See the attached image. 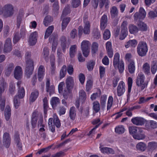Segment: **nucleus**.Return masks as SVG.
<instances>
[{
  "label": "nucleus",
  "mask_w": 157,
  "mask_h": 157,
  "mask_svg": "<svg viewBox=\"0 0 157 157\" xmlns=\"http://www.w3.org/2000/svg\"><path fill=\"white\" fill-rule=\"evenodd\" d=\"M110 14L112 18L117 17L118 14V10L116 6H113L110 9Z\"/></svg>",
  "instance_id": "nucleus-34"
},
{
  "label": "nucleus",
  "mask_w": 157,
  "mask_h": 157,
  "mask_svg": "<svg viewBox=\"0 0 157 157\" xmlns=\"http://www.w3.org/2000/svg\"><path fill=\"white\" fill-rule=\"evenodd\" d=\"M119 54L118 53L115 54L113 59V64L114 67L117 68L119 72L122 73L124 70V63L123 61L119 60Z\"/></svg>",
  "instance_id": "nucleus-2"
},
{
  "label": "nucleus",
  "mask_w": 157,
  "mask_h": 157,
  "mask_svg": "<svg viewBox=\"0 0 157 157\" xmlns=\"http://www.w3.org/2000/svg\"><path fill=\"white\" fill-rule=\"evenodd\" d=\"M77 51V46L76 45H71L70 48L69 54L71 58H73Z\"/></svg>",
  "instance_id": "nucleus-31"
},
{
  "label": "nucleus",
  "mask_w": 157,
  "mask_h": 157,
  "mask_svg": "<svg viewBox=\"0 0 157 157\" xmlns=\"http://www.w3.org/2000/svg\"><path fill=\"white\" fill-rule=\"evenodd\" d=\"M151 71L153 74H155L157 71V61L153 60L151 63Z\"/></svg>",
  "instance_id": "nucleus-32"
},
{
  "label": "nucleus",
  "mask_w": 157,
  "mask_h": 157,
  "mask_svg": "<svg viewBox=\"0 0 157 157\" xmlns=\"http://www.w3.org/2000/svg\"><path fill=\"white\" fill-rule=\"evenodd\" d=\"M92 82L90 80H89L87 82L86 85V90L87 91H89L91 89L92 87Z\"/></svg>",
  "instance_id": "nucleus-64"
},
{
  "label": "nucleus",
  "mask_w": 157,
  "mask_h": 157,
  "mask_svg": "<svg viewBox=\"0 0 157 157\" xmlns=\"http://www.w3.org/2000/svg\"><path fill=\"white\" fill-rule=\"evenodd\" d=\"M98 45L97 43L94 42L93 43L92 46V54H95L98 50Z\"/></svg>",
  "instance_id": "nucleus-52"
},
{
  "label": "nucleus",
  "mask_w": 157,
  "mask_h": 157,
  "mask_svg": "<svg viewBox=\"0 0 157 157\" xmlns=\"http://www.w3.org/2000/svg\"><path fill=\"white\" fill-rule=\"evenodd\" d=\"M60 103L59 99L57 97H53L51 100V104L53 109L56 108L57 105Z\"/></svg>",
  "instance_id": "nucleus-28"
},
{
  "label": "nucleus",
  "mask_w": 157,
  "mask_h": 157,
  "mask_svg": "<svg viewBox=\"0 0 157 157\" xmlns=\"http://www.w3.org/2000/svg\"><path fill=\"white\" fill-rule=\"evenodd\" d=\"M128 29L130 33L131 34L137 33L139 29L136 26L132 24H130L129 25Z\"/></svg>",
  "instance_id": "nucleus-36"
},
{
  "label": "nucleus",
  "mask_w": 157,
  "mask_h": 157,
  "mask_svg": "<svg viewBox=\"0 0 157 157\" xmlns=\"http://www.w3.org/2000/svg\"><path fill=\"white\" fill-rule=\"evenodd\" d=\"M89 115V109L87 108L83 110L81 117L82 119H84L88 118Z\"/></svg>",
  "instance_id": "nucleus-48"
},
{
  "label": "nucleus",
  "mask_w": 157,
  "mask_h": 157,
  "mask_svg": "<svg viewBox=\"0 0 157 157\" xmlns=\"http://www.w3.org/2000/svg\"><path fill=\"white\" fill-rule=\"evenodd\" d=\"M10 30L9 27L8 25H6L4 26L3 29L4 36L6 37L7 36Z\"/></svg>",
  "instance_id": "nucleus-63"
},
{
  "label": "nucleus",
  "mask_w": 157,
  "mask_h": 157,
  "mask_svg": "<svg viewBox=\"0 0 157 157\" xmlns=\"http://www.w3.org/2000/svg\"><path fill=\"white\" fill-rule=\"evenodd\" d=\"M93 36L97 39H99L100 36V34L97 29H95L93 31Z\"/></svg>",
  "instance_id": "nucleus-61"
},
{
  "label": "nucleus",
  "mask_w": 157,
  "mask_h": 157,
  "mask_svg": "<svg viewBox=\"0 0 157 157\" xmlns=\"http://www.w3.org/2000/svg\"><path fill=\"white\" fill-rule=\"evenodd\" d=\"M83 32L85 34H89L90 33V28L84 27L83 28L82 26H79L78 28V35L81 36Z\"/></svg>",
  "instance_id": "nucleus-23"
},
{
  "label": "nucleus",
  "mask_w": 157,
  "mask_h": 157,
  "mask_svg": "<svg viewBox=\"0 0 157 157\" xmlns=\"http://www.w3.org/2000/svg\"><path fill=\"white\" fill-rule=\"evenodd\" d=\"M148 146L150 149H154L157 147V144L155 142H149L148 144Z\"/></svg>",
  "instance_id": "nucleus-60"
},
{
  "label": "nucleus",
  "mask_w": 157,
  "mask_h": 157,
  "mask_svg": "<svg viewBox=\"0 0 157 157\" xmlns=\"http://www.w3.org/2000/svg\"><path fill=\"white\" fill-rule=\"evenodd\" d=\"M125 91V85L123 81H121L119 83L117 89V93L118 96H122Z\"/></svg>",
  "instance_id": "nucleus-13"
},
{
  "label": "nucleus",
  "mask_w": 157,
  "mask_h": 157,
  "mask_svg": "<svg viewBox=\"0 0 157 157\" xmlns=\"http://www.w3.org/2000/svg\"><path fill=\"white\" fill-rule=\"evenodd\" d=\"M54 29V26L53 25L49 26L46 29L45 33L44 38L46 39L52 33Z\"/></svg>",
  "instance_id": "nucleus-39"
},
{
  "label": "nucleus",
  "mask_w": 157,
  "mask_h": 157,
  "mask_svg": "<svg viewBox=\"0 0 157 157\" xmlns=\"http://www.w3.org/2000/svg\"><path fill=\"white\" fill-rule=\"evenodd\" d=\"M34 62L33 59L26 60L25 75L27 78H30L34 70Z\"/></svg>",
  "instance_id": "nucleus-3"
},
{
  "label": "nucleus",
  "mask_w": 157,
  "mask_h": 157,
  "mask_svg": "<svg viewBox=\"0 0 157 157\" xmlns=\"http://www.w3.org/2000/svg\"><path fill=\"white\" fill-rule=\"evenodd\" d=\"M106 99L107 96L106 95H103L101 97L100 104L101 106L103 108H104L105 107Z\"/></svg>",
  "instance_id": "nucleus-51"
},
{
  "label": "nucleus",
  "mask_w": 157,
  "mask_h": 157,
  "mask_svg": "<svg viewBox=\"0 0 157 157\" xmlns=\"http://www.w3.org/2000/svg\"><path fill=\"white\" fill-rule=\"evenodd\" d=\"M90 44L86 40H83L81 44V48L83 56L86 57L89 55L90 52Z\"/></svg>",
  "instance_id": "nucleus-6"
},
{
  "label": "nucleus",
  "mask_w": 157,
  "mask_h": 157,
  "mask_svg": "<svg viewBox=\"0 0 157 157\" xmlns=\"http://www.w3.org/2000/svg\"><path fill=\"white\" fill-rule=\"evenodd\" d=\"M14 139L15 143L16 144L17 147V149L19 150H22V144L21 142L19 135L18 133H16L15 134Z\"/></svg>",
  "instance_id": "nucleus-17"
},
{
  "label": "nucleus",
  "mask_w": 157,
  "mask_h": 157,
  "mask_svg": "<svg viewBox=\"0 0 157 157\" xmlns=\"http://www.w3.org/2000/svg\"><path fill=\"white\" fill-rule=\"evenodd\" d=\"M138 29L142 31H146L147 30V25L142 21L139 22L137 24Z\"/></svg>",
  "instance_id": "nucleus-35"
},
{
  "label": "nucleus",
  "mask_w": 157,
  "mask_h": 157,
  "mask_svg": "<svg viewBox=\"0 0 157 157\" xmlns=\"http://www.w3.org/2000/svg\"><path fill=\"white\" fill-rule=\"evenodd\" d=\"M132 122L136 125H142L144 124V120L141 117H136L131 119Z\"/></svg>",
  "instance_id": "nucleus-18"
},
{
  "label": "nucleus",
  "mask_w": 157,
  "mask_h": 157,
  "mask_svg": "<svg viewBox=\"0 0 157 157\" xmlns=\"http://www.w3.org/2000/svg\"><path fill=\"white\" fill-rule=\"evenodd\" d=\"M137 42L136 40H129L125 45L126 48H128L130 46L135 47L137 44Z\"/></svg>",
  "instance_id": "nucleus-37"
},
{
  "label": "nucleus",
  "mask_w": 157,
  "mask_h": 157,
  "mask_svg": "<svg viewBox=\"0 0 157 157\" xmlns=\"http://www.w3.org/2000/svg\"><path fill=\"white\" fill-rule=\"evenodd\" d=\"M128 22L126 21H124L121 25V32L128 33L127 25Z\"/></svg>",
  "instance_id": "nucleus-50"
},
{
  "label": "nucleus",
  "mask_w": 157,
  "mask_h": 157,
  "mask_svg": "<svg viewBox=\"0 0 157 157\" xmlns=\"http://www.w3.org/2000/svg\"><path fill=\"white\" fill-rule=\"evenodd\" d=\"M136 147L137 150L141 151H144L146 149V145L144 143L140 142L136 144Z\"/></svg>",
  "instance_id": "nucleus-33"
},
{
  "label": "nucleus",
  "mask_w": 157,
  "mask_h": 157,
  "mask_svg": "<svg viewBox=\"0 0 157 157\" xmlns=\"http://www.w3.org/2000/svg\"><path fill=\"white\" fill-rule=\"evenodd\" d=\"M25 35V32L23 30H21L19 32L16 33L14 35L13 40L14 44L17 42L20 39L21 37L24 36Z\"/></svg>",
  "instance_id": "nucleus-20"
},
{
  "label": "nucleus",
  "mask_w": 157,
  "mask_h": 157,
  "mask_svg": "<svg viewBox=\"0 0 157 157\" xmlns=\"http://www.w3.org/2000/svg\"><path fill=\"white\" fill-rule=\"evenodd\" d=\"M3 139V145L6 148L9 147L10 143V138L9 134L7 132L4 133Z\"/></svg>",
  "instance_id": "nucleus-16"
},
{
  "label": "nucleus",
  "mask_w": 157,
  "mask_h": 157,
  "mask_svg": "<svg viewBox=\"0 0 157 157\" xmlns=\"http://www.w3.org/2000/svg\"><path fill=\"white\" fill-rule=\"evenodd\" d=\"M66 70L67 67L65 65H64L62 67L60 72L59 77L60 79L63 78L65 76L66 73Z\"/></svg>",
  "instance_id": "nucleus-46"
},
{
  "label": "nucleus",
  "mask_w": 157,
  "mask_h": 157,
  "mask_svg": "<svg viewBox=\"0 0 157 157\" xmlns=\"http://www.w3.org/2000/svg\"><path fill=\"white\" fill-rule=\"evenodd\" d=\"M143 70L146 74L148 75L150 73V65L147 63H144L143 66Z\"/></svg>",
  "instance_id": "nucleus-42"
},
{
  "label": "nucleus",
  "mask_w": 157,
  "mask_h": 157,
  "mask_svg": "<svg viewBox=\"0 0 157 157\" xmlns=\"http://www.w3.org/2000/svg\"><path fill=\"white\" fill-rule=\"evenodd\" d=\"M37 36V33L36 31L30 34L29 38V42L30 45H34L36 44Z\"/></svg>",
  "instance_id": "nucleus-15"
},
{
  "label": "nucleus",
  "mask_w": 157,
  "mask_h": 157,
  "mask_svg": "<svg viewBox=\"0 0 157 157\" xmlns=\"http://www.w3.org/2000/svg\"><path fill=\"white\" fill-rule=\"evenodd\" d=\"M101 94V91L100 90H98V92L93 93L91 95L90 98L91 100H95Z\"/></svg>",
  "instance_id": "nucleus-54"
},
{
  "label": "nucleus",
  "mask_w": 157,
  "mask_h": 157,
  "mask_svg": "<svg viewBox=\"0 0 157 157\" xmlns=\"http://www.w3.org/2000/svg\"><path fill=\"white\" fill-rule=\"evenodd\" d=\"M61 46L63 52L65 53L66 49L68 48L70 44L68 40H67L66 38L64 36H62L60 39Z\"/></svg>",
  "instance_id": "nucleus-10"
},
{
  "label": "nucleus",
  "mask_w": 157,
  "mask_h": 157,
  "mask_svg": "<svg viewBox=\"0 0 157 157\" xmlns=\"http://www.w3.org/2000/svg\"><path fill=\"white\" fill-rule=\"evenodd\" d=\"M101 152L103 153L108 154H114V151L112 148L107 147L101 148L100 149Z\"/></svg>",
  "instance_id": "nucleus-41"
},
{
  "label": "nucleus",
  "mask_w": 157,
  "mask_h": 157,
  "mask_svg": "<svg viewBox=\"0 0 157 157\" xmlns=\"http://www.w3.org/2000/svg\"><path fill=\"white\" fill-rule=\"evenodd\" d=\"M148 48L147 44L144 42H140L137 46V52L139 55L143 57L146 56Z\"/></svg>",
  "instance_id": "nucleus-4"
},
{
  "label": "nucleus",
  "mask_w": 157,
  "mask_h": 157,
  "mask_svg": "<svg viewBox=\"0 0 157 157\" xmlns=\"http://www.w3.org/2000/svg\"><path fill=\"white\" fill-rule=\"evenodd\" d=\"M12 49V44L10 38H7L5 41L3 51L5 53L10 52Z\"/></svg>",
  "instance_id": "nucleus-12"
},
{
  "label": "nucleus",
  "mask_w": 157,
  "mask_h": 157,
  "mask_svg": "<svg viewBox=\"0 0 157 157\" xmlns=\"http://www.w3.org/2000/svg\"><path fill=\"white\" fill-rule=\"evenodd\" d=\"M145 77L144 75L139 74L136 81V85L140 87L141 89L144 90L147 86V83L144 82Z\"/></svg>",
  "instance_id": "nucleus-7"
},
{
  "label": "nucleus",
  "mask_w": 157,
  "mask_h": 157,
  "mask_svg": "<svg viewBox=\"0 0 157 157\" xmlns=\"http://www.w3.org/2000/svg\"><path fill=\"white\" fill-rule=\"evenodd\" d=\"M63 21L62 23V29L63 30L66 28L68 24L70 22L71 18L70 17H67L65 18H63Z\"/></svg>",
  "instance_id": "nucleus-38"
},
{
  "label": "nucleus",
  "mask_w": 157,
  "mask_h": 157,
  "mask_svg": "<svg viewBox=\"0 0 157 157\" xmlns=\"http://www.w3.org/2000/svg\"><path fill=\"white\" fill-rule=\"evenodd\" d=\"M53 21V19L50 16H46L44 21V24L46 26H48Z\"/></svg>",
  "instance_id": "nucleus-44"
},
{
  "label": "nucleus",
  "mask_w": 157,
  "mask_h": 157,
  "mask_svg": "<svg viewBox=\"0 0 157 157\" xmlns=\"http://www.w3.org/2000/svg\"><path fill=\"white\" fill-rule=\"evenodd\" d=\"M21 83V81H18L17 83V85L19 88L18 95H17L19 99L22 98L25 94V91L23 87H21L20 85Z\"/></svg>",
  "instance_id": "nucleus-19"
},
{
  "label": "nucleus",
  "mask_w": 157,
  "mask_h": 157,
  "mask_svg": "<svg viewBox=\"0 0 157 157\" xmlns=\"http://www.w3.org/2000/svg\"><path fill=\"white\" fill-rule=\"evenodd\" d=\"M128 69L129 72L132 74L134 73L135 71L134 62L132 60H130L128 64Z\"/></svg>",
  "instance_id": "nucleus-29"
},
{
  "label": "nucleus",
  "mask_w": 157,
  "mask_h": 157,
  "mask_svg": "<svg viewBox=\"0 0 157 157\" xmlns=\"http://www.w3.org/2000/svg\"><path fill=\"white\" fill-rule=\"evenodd\" d=\"M49 40L52 43V50L55 52L57 45V38L55 37L51 36Z\"/></svg>",
  "instance_id": "nucleus-27"
},
{
  "label": "nucleus",
  "mask_w": 157,
  "mask_h": 157,
  "mask_svg": "<svg viewBox=\"0 0 157 157\" xmlns=\"http://www.w3.org/2000/svg\"><path fill=\"white\" fill-rule=\"evenodd\" d=\"M13 6L10 4H7L4 6L1 12L3 13L5 17H8L13 15Z\"/></svg>",
  "instance_id": "nucleus-5"
},
{
  "label": "nucleus",
  "mask_w": 157,
  "mask_h": 157,
  "mask_svg": "<svg viewBox=\"0 0 157 157\" xmlns=\"http://www.w3.org/2000/svg\"><path fill=\"white\" fill-rule=\"evenodd\" d=\"M113 98L111 96H110L109 97L107 105V110H108L110 109L113 103Z\"/></svg>",
  "instance_id": "nucleus-55"
},
{
  "label": "nucleus",
  "mask_w": 157,
  "mask_h": 157,
  "mask_svg": "<svg viewBox=\"0 0 157 157\" xmlns=\"http://www.w3.org/2000/svg\"><path fill=\"white\" fill-rule=\"evenodd\" d=\"M70 12V10L68 7L65 8L63 10V13L61 16V18L63 19V17L66 16Z\"/></svg>",
  "instance_id": "nucleus-59"
},
{
  "label": "nucleus",
  "mask_w": 157,
  "mask_h": 157,
  "mask_svg": "<svg viewBox=\"0 0 157 157\" xmlns=\"http://www.w3.org/2000/svg\"><path fill=\"white\" fill-rule=\"evenodd\" d=\"M39 95V92L37 90H34L32 92L29 98L30 102H33L35 101Z\"/></svg>",
  "instance_id": "nucleus-30"
},
{
  "label": "nucleus",
  "mask_w": 157,
  "mask_h": 157,
  "mask_svg": "<svg viewBox=\"0 0 157 157\" xmlns=\"http://www.w3.org/2000/svg\"><path fill=\"white\" fill-rule=\"evenodd\" d=\"M146 13L145 10L142 7L140 9L139 12L136 13L134 15V19L137 20L138 19H143L145 17Z\"/></svg>",
  "instance_id": "nucleus-11"
},
{
  "label": "nucleus",
  "mask_w": 157,
  "mask_h": 157,
  "mask_svg": "<svg viewBox=\"0 0 157 157\" xmlns=\"http://www.w3.org/2000/svg\"><path fill=\"white\" fill-rule=\"evenodd\" d=\"M22 68L19 66H16L14 68L13 71L14 77L17 79L21 78L22 75Z\"/></svg>",
  "instance_id": "nucleus-14"
},
{
  "label": "nucleus",
  "mask_w": 157,
  "mask_h": 157,
  "mask_svg": "<svg viewBox=\"0 0 157 157\" xmlns=\"http://www.w3.org/2000/svg\"><path fill=\"white\" fill-rule=\"evenodd\" d=\"M79 98L78 100L82 103H84L85 101L86 95V93L83 90H81L79 93Z\"/></svg>",
  "instance_id": "nucleus-25"
},
{
  "label": "nucleus",
  "mask_w": 157,
  "mask_h": 157,
  "mask_svg": "<svg viewBox=\"0 0 157 157\" xmlns=\"http://www.w3.org/2000/svg\"><path fill=\"white\" fill-rule=\"evenodd\" d=\"M0 101H1V103L0 105V109L1 111H2L4 109L5 105L6 99L5 98L3 97V98L0 99Z\"/></svg>",
  "instance_id": "nucleus-56"
},
{
  "label": "nucleus",
  "mask_w": 157,
  "mask_h": 157,
  "mask_svg": "<svg viewBox=\"0 0 157 157\" xmlns=\"http://www.w3.org/2000/svg\"><path fill=\"white\" fill-rule=\"evenodd\" d=\"M108 22V18L106 15L104 14L100 20V27L101 29L104 30L106 27Z\"/></svg>",
  "instance_id": "nucleus-21"
},
{
  "label": "nucleus",
  "mask_w": 157,
  "mask_h": 157,
  "mask_svg": "<svg viewBox=\"0 0 157 157\" xmlns=\"http://www.w3.org/2000/svg\"><path fill=\"white\" fill-rule=\"evenodd\" d=\"M5 117L7 121H9L11 115V109L9 105L6 106L5 110Z\"/></svg>",
  "instance_id": "nucleus-26"
},
{
  "label": "nucleus",
  "mask_w": 157,
  "mask_h": 157,
  "mask_svg": "<svg viewBox=\"0 0 157 157\" xmlns=\"http://www.w3.org/2000/svg\"><path fill=\"white\" fill-rule=\"evenodd\" d=\"M20 99L17 96H15L13 98L14 105L16 109H17L20 105Z\"/></svg>",
  "instance_id": "nucleus-45"
},
{
  "label": "nucleus",
  "mask_w": 157,
  "mask_h": 157,
  "mask_svg": "<svg viewBox=\"0 0 157 157\" xmlns=\"http://www.w3.org/2000/svg\"><path fill=\"white\" fill-rule=\"evenodd\" d=\"M94 63H95L93 61H91L88 63L87 68L89 71H91L93 70Z\"/></svg>",
  "instance_id": "nucleus-62"
},
{
  "label": "nucleus",
  "mask_w": 157,
  "mask_h": 157,
  "mask_svg": "<svg viewBox=\"0 0 157 157\" xmlns=\"http://www.w3.org/2000/svg\"><path fill=\"white\" fill-rule=\"evenodd\" d=\"M132 84V78L129 77L128 79V93L131 92Z\"/></svg>",
  "instance_id": "nucleus-53"
},
{
  "label": "nucleus",
  "mask_w": 157,
  "mask_h": 157,
  "mask_svg": "<svg viewBox=\"0 0 157 157\" xmlns=\"http://www.w3.org/2000/svg\"><path fill=\"white\" fill-rule=\"evenodd\" d=\"M139 127L136 126H130L129 127V131L130 134L134 135L136 134V133L138 130V128Z\"/></svg>",
  "instance_id": "nucleus-49"
},
{
  "label": "nucleus",
  "mask_w": 157,
  "mask_h": 157,
  "mask_svg": "<svg viewBox=\"0 0 157 157\" xmlns=\"http://www.w3.org/2000/svg\"><path fill=\"white\" fill-rule=\"evenodd\" d=\"M81 4L80 0H71V4L73 8H77Z\"/></svg>",
  "instance_id": "nucleus-47"
},
{
  "label": "nucleus",
  "mask_w": 157,
  "mask_h": 157,
  "mask_svg": "<svg viewBox=\"0 0 157 157\" xmlns=\"http://www.w3.org/2000/svg\"><path fill=\"white\" fill-rule=\"evenodd\" d=\"M14 68V66L13 63H10L8 65L5 71V74L7 76H9L13 71Z\"/></svg>",
  "instance_id": "nucleus-24"
},
{
  "label": "nucleus",
  "mask_w": 157,
  "mask_h": 157,
  "mask_svg": "<svg viewBox=\"0 0 157 157\" xmlns=\"http://www.w3.org/2000/svg\"><path fill=\"white\" fill-rule=\"evenodd\" d=\"M125 129L122 125H119L116 127L115 129V132L117 134H121L123 133L124 132Z\"/></svg>",
  "instance_id": "nucleus-43"
},
{
  "label": "nucleus",
  "mask_w": 157,
  "mask_h": 157,
  "mask_svg": "<svg viewBox=\"0 0 157 157\" xmlns=\"http://www.w3.org/2000/svg\"><path fill=\"white\" fill-rule=\"evenodd\" d=\"M69 115L71 120L73 121L75 119L76 116V112L75 107L72 106L70 108L69 110Z\"/></svg>",
  "instance_id": "nucleus-22"
},
{
  "label": "nucleus",
  "mask_w": 157,
  "mask_h": 157,
  "mask_svg": "<svg viewBox=\"0 0 157 157\" xmlns=\"http://www.w3.org/2000/svg\"><path fill=\"white\" fill-rule=\"evenodd\" d=\"M133 137L134 139L137 140H142L145 139L146 136L143 129L139 127L136 134L133 135Z\"/></svg>",
  "instance_id": "nucleus-9"
},
{
  "label": "nucleus",
  "mask_w": 157,
  "mask_h": 157,
  "mask_svg": "<svg viewBox=\"0 0 157 157\" xmlns=\"http://www.w3.org/2000/svg\"><path fill=\"white\" fill-rule=\"evenodd\" d=\"M48 125L51 131L54 132H55V126L59 128L61 126L59 120L56 114H53V118H50L48 120Z\"/></svg>",
  "instance_id": "nucleus-1"
},
{
  "label": "nucleus",
  "mask_w": 157,
  "mask_h": 157,
  "mask_svg": "<svg viewBox=\"0 0 157 157\" xmlns=\"http://www.w3.org/2000/svg\"><path fill=\"white\" fill-rule=\"evenodd\" d=\"M110 36V31L108 29H106L103 33V38L104 40L109 39Z\"/></svg>",
  "instance_id": "nucleus-57"
},
{
  "label": "nucleus",
  "mask_w": 157,
  "mask_h": 157,
  "mask_svg": "<svg viewBox=\"0 0 157 157\" xmlns=\"http://www.w3.org/2000/svg\"><path fill=\"white\" fill-rule=\"evenodd\" d=\"M43 54L45 59H47L49 55V50L48 48L45 47L43 50Z\"/></svg>",
  "instance_id": "nucleus-58"
},
{
  "label": "nucleus",
  "mask_w": 157,
  "mask_h": 157,
  "mask_svg": "<svg viewBox=\"0 0 157 157\" xmlns=\"http://www.w3.org/2000/svg\"><path fill=\"white\" fill-rule=\"evenodd\" d=\"M93 109L96 113H98L99 111L100 105L98 101H95L93 103Z\"/></svg>",
  "instance_id": "nucleus-40"
},
{
  "label": "nucleus",
  "mask_w": 157,
  "mask_h": 157,
  "mask_svg": "<svg viewBox=\"0 0 157 157\" xmlns=\"http://www.w3.org/2000/svg\"><path fill=\"white\" fill-rule=\"evenodd\" d=\"M66 84L67 88L68 90V92L67 93L65 92L63 93V96L64 98H66L67 94H68V93H69L70 90L72 88L74 85V81L73 78L71 76H69L66 79Z\"/></svg>",
  "instance_id": "nucleus-8"
}]
</instances>
